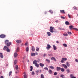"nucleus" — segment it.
I'll return each instance as SVG.
<instances>
[{
  "label": "nucleus",
  "instance_id": "f257e3e1",
  "mask_svg": "<svg viewBox=\"0 0 78 78\" xmlns=\"http://www.w3.org/2000/svg\"><path fill=\"white\" fill-rule=\"evenodd\" d=\"M3 50H6L7 52H10V50L9 49L8 47L6 46H4V48H3Z\"/></svg>",
  "mask_w": 78,
  "mask_h": 78
},
{
  "label": "nucleus",
  "instance_id": "f03ea898",
  "mask_svg": "<svg viewBox=\"0 0 78 78\" xmlns=\"http://www.w3.org/2000/svg\"><path fill=\"white\" fill-rule=\"evenodd\" d=\"M50 30H49V31L51 33H53L54 31L53 30L54 29V27H50Z\"/></svg>",
  "mask_w": 78,
  "mask_h": 78
},
{
  "label": "nucleus",
  "instance_id": "7ed1b4c3",
  "mask_svg": "<svg viewBox=\"0 0 78 78\" xmlns=\"http://www.w3.org/2000/svg\"><path fill=\"white\" fill-rule=\"evenodd\" d=\"M67 58H62V60L61 61V62L62 63H64V61H67Z\"/></svg>",
  "mask_w": 78,
  "mask_h": 78
},
{
  "label": "nucleus",
  "instance_id": "20e7f679",
  "mask_svg": "<svg viewBox=\"0 0 78 78\" xmlns=\"http://www.w3.org/2000/svg\"><path fill=\"white\" fill-rule=\"evenodd\" d=\"M51 48V46L49 44H47V46L46 47V48L47 50H50V48Z\"/></svg>",
  "mask_w": 78,
  "mask_h": 78
},
{
  "label": "nucleus",
  "instance_id": "39448f33",
  "mask_svg": "<svg viewBox=\"0 0 78 78\" xmlns=\"http://www.w3.org/2000/svg\"><path fill=\"white\" fill-rule=\"evenodd\" d=\"M6 35L5 34H1L0 35V37L1 38H2V39H3V38H5V37H6Z\"/></svg>",
  "mask_w": 78,
  "mask_h": 78
},
{
  "label": "nucleus",
  "instance_id": "423d86ee",
  "mask_svg": "<svg viewBox=\"0 0 78 78\" xmlns=\"http://www.w3.org/2000/svg\"><path fill=\"white\" fill-rule=\"evenodd\" d=\"M62 66H63L64 69H67V66L65 64H62Z\"/></svg>",
  "mask_w": 78,
  "mask_h": 78
},
{
  "label": "nucleus",
  "instance_id": "0eeeda50",
  "mask_svg": "<svg viewBox=\"0 0 78 78\" xmlns=\"http://www.w3.org/2000/svg\"><path fill=\"white\" fill-rule=\"evenodd\" d=\"M60 12L61 13H63V14H66V12H65V11H64V10H60Z\"/></svg>",
  "mask_w": 78,
  "mask_h": 78
},
{
  "label": "nucleus",
  "instance_id": "6e6552de",
  "mask_svg": "<svg viewBox=\"0 0 78 78\" xmlns=\"http://www.w3.org/2000/svg\"><path fill=\"white\" fill-rule=\"evenodd\" d=\"M56 69L57 71H59L61 69V68L57 67Z\"/></svg>",
  "mask_w": 78,
  "mask_h": 78
},
{
  "label": "nucleus",
  "instance_id": "1a4fd4ad",
  "mask_svg": "<svg viewBox=\"0 0 78 78\" xmlns=\"http://www.w3.org/2000/svg\"><path fill=\"white\" fill-rule=\"evenodd\" d=\"M11 42H8L7 44V47H9V46H10L11 45Z\"/></svg>",
  "mask_w": 78,
  "mask_h": 78
},
{
  "label": "nucleus",
  "instance_id": "9d476101",
  "mask_svg": "<svg viewBox=\"0 0 78 78\" xmlns=\"http://www.w3.org/2000/svg\"><path fill=\"white\" fill-rule=\"evenodd\" d=\"M5 44H6L7 45V44H8V42H9V40H6L5 41Z\"/></svg>",
  "mask_w": 78,
  "mask_h": 78
},
{
  "label": "nucleus",
  "instance_id": "9b49d317",
  "mask_svg": "<svg viewBox=\"0 0 78 78\" xmlns=\"http://www.w3.org/2000/svg\"><path fill=\"white\" fill-rule=\"evenodd\" d=\"M48 73L50 74H52V73H53V72H52V71H51V69L49 70Z\"/></svg>",
  "mask_w": 78,
  "mask_h": 78
},
{
  "label": "nucleus",
  "instance_id": "f8f14e48",
  "mask_svg": "<svg viewBox=\"0 0 78 78\" xmlns=\"http://www.w3.org/2000/svg\"><path fill=\"white\" fill-rule=\"evenodd\" d=\"M0 57L1 58H3V54L2 53H0Z\"/></svg>",
  "mask_w": 78,
  "mask_h": 78
},
{
  "label": "nucleus",
  "instance_id": "ddd939ff",
  "mask_svg": "<svg viewBox=\"0 0 78 78\" xmlns=\"http://www.w3.org/2000/svg\"><path fill=\"white\" fill-rule=\"evenodd\" d=\"M16 42L17 43H21L22 41H21V40H18L16 41Z\"/></svg>",
  "mask_w": 78,
  "mask_h": 78
},
{
  "label": "nucleus",
  "instance_id": "4468645a",
  "mask_svg": "<svg viewBox=\"0 0 78 78\" xmlns=\"http://www.w3.org/2000/svg\"><path fill=\"white\" fill-rule=\"evenodd\" d=\"M53 46L54 48V50H56V49H57V48H56V47L55 46V45H53Z\"/></svg>",
  "mask_w": 78,
  "mask_h": 78
},
{
  "label": "nucleus",
  "instance_id": "2eb2a0df",
  "mask_svg": "<svg viewBox=\"0 0 78 78\" xmlns=\"http://www.w3.org/2000/svg\"><path fill=\"white\" fill-rule=\"evenodd\" d=\"M39 65L40 66V67H44V64L42 63H40L39 64Z\"/></svg>",
  "mask_w": 78,
  "mask_h": 78
},
{
  "label": "nucleus",
  "instance_id": "dca6fc26",
  "mask_svg": "<svg viewBox=\"0 0 78 78\" xmlns=\"http://www.w3.org/2000/svg\"><path fill=\"white\" fill-rule=\"evenodd\" d=\"M37 63V61L34 60L33 61V64H34V65H35V64H36Z\"/></svg>",
  "mask_w": 78,
  "mask_h": 78
},
{
  "label": "nucleus",
  "instance_id": "f3484780",
  "mask_svg": "<svg viewBox=\"0 0 78 78\" xmlns=\"http://www.w3.org/2000/svg\"><path fill=\"white\" fill-rule=\"evenodd\" d=\"M31 50L32 51H35V48H34V46L32 47Z\"/></svg>",
  "mask_w": 78,
  "mask_h": 78
},
{
  "label": "nucleus",
  "instance_id": "a211bd4d",
  "mask_svg": "<svg viewBox=\"0 0 78 78\" xmlns=\"http://www.w3.org/2000/svg\"><path fill=\"white\" fill-rule=\"evenodd\" d=\"M17 55H18V54H17V53L15 52L14 54V57H17Z\"/></svg>",
  "mask_w": 78,
  "mask_h": 78
},
{
  "label": "nucleus",
  "instance_id": "6ab92c4d",
  "mask_svg": "<svg viewBox=\"0 0 78 78\" xmlns=\"http://www.w3.org/2000/svg\"><path fill=\"white\" fill-rule=\"evenodd\" d=\"M65 24L66 25H69V22L68 21H66L65 22Z\"/></svg>",
  "mask_w": 78,
  "mask_h": 78
},
{
  "label": "nucleus",
  "instance_id": "aec40b11",
  "mask_svg": "<svg viewBox=\"0 0 78 78\" xmlns=\"http://www.w3.org/2000/svg\"><path fill=\"white\" fill-rule=\"evenodd\" d=\"M51 60H52V59H54V60L55 61H56V59H55V57L51 58Z\"/></svg>",
  "mask_w": 78,
  "mask_h": 78
},
{
  "label": "nucleus",
  "instance_id": "412c9836",
  "mask_svg": "<svg viewBox=\"0 0 78 78\" xmlns=\"http://www.w3.org/2000/svg\"><path fill=\"white\" fill-rule=\"evenodd\" d=\"M66 66H67L68 67H69V66H70V64L69 63V62H66Z\"/></svg>",
  "mask_w": 78,
  "mask_h": 78
},
{
  "label": "nucleus",
  "instance_id": "4be33fe9",
  "mask_svg": "<svg viewBox=\"0 0 78 78\" xmlns=\"http://www.w3.org/2000/svg\"><path fill=\"white\" fill-rule=\"evenodd\" d=\"M47 34L48 36H51V33L50 32H48Z\"/></svg>",
  "mask_w": 78,
  "mask_h": 78
},
{
  "label": "nucleus",
  "instance_id": "5701e85b",
  "mask_svg": "<svg viewBox=\"0 0 78 78\" xmlns=\"http://www.w3.org/2000/svg\"><path fill=\"white\" fill-rule=\"evenodd\" d=\"M35 66L37 67H39V64H37V63H36L35 64Z\"/></svg>",
  "mask_w": 78,
  "mask_h": 78
},
{
  "label": "nucleus",
  "instance_id": "b1692460",
  "mask_svg": "<svg viewBox=\"0 0 78 78\" xmlns=\"http://www.w3.org/2000/svg\"><path fill=\"white\" fill-rule=\"evenodd\" d=\"M61 70V72H64L65 69H64L63 68H61V69H60Z\"/></svg>",
  "mask_w": 78,
  "mask_h": 78
},
{
  "label": "nucleus",
  "instance_id": "393cba45",
  "mask_svg": "<svg viewBox=\"0 0 78 78\" xmlns=\"http://www.w3.org/2000/svg\"><path fill=\"white\" fill-rule=\"evenodd\" d=\"M69 28H70V30H72L73 28V26H72V25L69 26Z\"/></svg>",
  "mask_w": 78,
  "mask_h": 78
},
{
  "label": "nucleus",
  "instance_id": "a878e982",
  "mask_svg": "<svg viewBox=\"0 0 78 78\" xmlns=\"http://www.w3.org/2000/svg\"><path fill=\"white\" fill-rule=\"evenodd\" d=\"M31 55L32 56H35L36 55L35 53H31Z\"/></svg>",
  "mask_w": 78,
  "mask_h": 78
},
{
  "label": "nucleus",
  "instance_id": "bb28decb",
  "mask_svg": "<svg viewBox=\"0 0 78 78\" xmlns=\"http://www.w3.org/2000/svg\"><path fill=\"white\" fill-rule=\"evenodd\" d=\"M49 67H50V69H55V67L52 66H49Z\"/></svg>",
  "mask_w": 78,
  "mask_h": 78
},
{
  "label": "nucleus",
  "instance_id": "cd10ccee",
  "mask_svg": "<svg viewBox=\"0 0 78 78\" xmlns=\"http://www.w3.org/2000/svg\"><path fill=\"white\" fill-rule=\"evenodd\" d=\"M15 69L16 70H18L19 69V68L18 67V66L16 65L15 66Z\"/></svg>",
  "mask_w": 78,
  "mask_h": 78
},
{
  "label": "nucleus",
  "instance_id": "c85d7f7f",
  "mask_svg": "<svg viewBox=\"0 0 78 78\" xmlns=\"http://www.w3.org/2000/svg\"><path fill=\"white\" fill-rule=\"evenodd\" d=\"M26 51H29V48L28 47H27L26 49Z\"/></svg>",
  "mask_w": 78,
  "mask_h": 78
},
{
  "label": "nucleus",
  "instance_id": "c756f323",
  "mask_svg": "<svg viewBox=\"0 0 78 78\" xmlns=\"http://www.w3.org/2000/svg\"><path fill=\"white\" fill-rule=\"evenodd\" d=\"M46 61H47L48 63H50V61L48 59H46Z\"/></svg>",
  "mask_w": 78,
  "mask_h": 78
},
{
  "label": "nucleus",
  "instance_id": "7c9ffc66",
  "mask_svg": "<svg viewBox=\"0 0 78 78\" xmlns=\"http://www.w3.org/2000/svg\"><path fill=\"white\" fill-rule=\"evenodd\" d=\"M61 77H62V78H65V76L63 75H62L60 76Z\"/></svg>",
  "mask_w": 78,
  "mask_h": 78
},
{
  "label": "nucleus",
  "instance_id": "2f4dec72",
  "mask_svg": "<svg viewBox=\"0 0 78 78\" xmlns=\"http://www.w3.org/2000/svg\"><path fill=\"white\" fill-rule=\"evenodd\" d=\"M63 45L65 47H67V44H63Z\"/></svg>",
  "mask_w": 78,
  "mask_h": 78
},
{
  "label": "nucleus",
  "instance_id": "473e14b6",
  "mask_svg": "<svg viewBox=\"0 0 78 78\" xmlns=\"http://www.w3.org/2000/svg\"><path fill=\"white\" fill-rule=\"evenodd\" d=\"M19 51V48L17 47L16 49V52H18Z\"/></svg>",
  "mask_w": 78,
  "mask_h": 78
},
{
  "label": "nucleus",
  "instance_id": "72a5a7b5",
  "mask_svg": "<svg viewBox=\"0 0 78 78\" xmlns=\"http://www.w3.org/2000/svg\"><path fill=\"white\" fill-rule=\"evenodd\" d=\"M67 33L68 34H69V35H70V34H72V33L71 32L68 31L67 32Z\"/></svg>",
  "mask_w": 78,
  "mask_h": 78
},
{
  "label": "nucleus",
  "instance_id": "f704fd0d",
  "mask_svg": "<svg viewBox=\"0 0 78 78\" xmlns=\"http://www.w3.org/2000/svg\"><path fill=\"white\" fill-rule=\"evenodd\" d=\"M66 72L67 73H70V70L69 69H67V70H66Z\"/></svg>",
  "mask_w": 78,
  "mask_h": 78
},
{
  "label": "nucleus",
  "instance_id": "c9c22d12",
  "mask_svg": "<svg viewBox=\"0 0 78 78\" xmlns=\"http://www.w3.org/2000/svg\"><path fill=\"white\" fill-rule=\"evenodd\" d=\"M12 73V71H10V72H9V76H11V73Z\"/></svg>",
  "mask_w": 78,
  "mask_h": 78
},
{
  "label": "nucleus",
  "instance_id": "e433bc0d",
  "mask_svg": "<svg viewBox=\"0 0 78 78\" xmlns=\"http://www.w3.org/2000/svg\"><path fill=\"white\" fill-rule=\"evenodd\" d=\"M32 70H33V66H30V71H32Z\"/></svg>",
  "mask_w": 78,
  "mask_h": 78
},
{
  "label": "nucleus",
  "instance_id": "4c0bfd02",
  "mask_svg": "<svg viewBox=\"0 0 78 78\" xmlns=\"http://www.w3.org/2000/svg\"><path fill=\"white\" fill-rule=\"evenodd\" d=\"M41 78H44V75H43V74H41Z\"/></svg>",
  "mask_w": 78,
  "mask_h": 78
},
{
  "label": "nucleus",
  "instance_id": "58836bf2",
  "mask_svg": "<svg viewBox=\"0 0 78 78\" xmlns=\"http://www.w3.org/2000/svg\"><path fill=\"white\" fill-rule=\"evenodd\" d=\"M36 50L37 51H39V48H37L36 49Z\"/></svg>",
  "mask_w": 78,
  "mask_h": 78
},
{
  "label": "nucleus",
  "instance_id": "ea45409f",
  "mask_svg": "<svg viewBox=\"0 0 78 78\" xmlns=\"http://www.w3.org/2000/svg\"><path fill=\"white\" fill-rule=\"evenodd\" d=\"M63 36H68V34H63Z\"/></svg>",
  "mask_w": 78,
  "mask_h": 78
},
{
  "label": "nucleus",
  "instance_id": "a19ab883",
  "mask_svg": "<svg viewBox=\"0 0 78 78\" xmlns=\"http://www.w3.org/2000/svg\"><path fill=\"white\" fill-rule=\"evenodd\" d=\"M72 29H73V30H75L76 31H78V29L76 28H73Z\"/></svg>",
  "mask_w": 78,
  "mask_h": 78
},
{
  "label": "nucleus",
  "instance_id": "79ce46f5",
  "mask_svg": "<svg viewBox=\"0 0 78 78\" xmlns=\"http://www.w3.org/2000/svg\"><path fill=\"white\" fill-rule=\"evenodd\" d=\"M24 78H27V75H26V74L24 75Z\"/></svg>",
  "mask_w": 78,
  "mask_h": 78
},
{
  "label": "nucleus",
  "instance_id": "37998d69",
  "mask_svg": "<svg viewBox=\"0 0 78 78\" xmlns=\"http://www.w3.org/2000/svg\"><path fill=\"white\" fill-rule=\"evenodd\" d=\"M16 63H17V60H15L14 61V64H16Z\"/></svg>",
  "mask_w": 78,
  "mask_h": 78
},
{
  "label": "nucleus",
  "instance_id": "c03bdc74",
  "mask_svg": "<svg viewBox=\"0 0 78 78\" xmlns=\"http://www.w3.org/2000/svg\"><path fill=\"white\" fill-rule=\"evenodd\" d=\"M44 69H45V70H48V68L47 67L44 68Z\"/></svg>",
  "mask_w": 78,
  "mask_h": 78
},
{
  "label": "nucleus",
  "instance_id": "a18cd8bd",
  "mask_svg": "<svg viewBox=\"0 0 78 78\" xmlns=\"http://www.w3.org/2000/svg\"><path fill=\"white\" fill-rule=\"evenodd\" d=\"M61 19H65V17L64 16H61Z\"/></svg>",
  "mask_w": 78,
  "mask_h": 78
},
{
  "label": "nucleus",
  "instance_id": "49530a36",
  "mask_svg": "<svg viewBox=\"0 0 78 78\" xmlns=\"http://www.w3.org/2000/svg\"><path fill=\"white\" fill-rule=\"evenodd\" d=\"M57 75V73L56 72H55L54 73V75Z\"/></svg>",
  "mask_w": 78,
  "mask_h": 78
},
{
  "label": "nucleus",
  "instance_id": "de8ad7c7",
  "mask_svg": "<svg viewBox=\"0 0 78 78\" xmlns=\"http://www.w3.org/2000/svg\"><path fill=\"white\" fill-rule=\"evenodd\" d=\"M68 16L69 18H70V19H71V16H70V15L69 14H68Z\"/></svg>",
  "mask_w": 78,
  "mask_h": 78
},
{
  "label": "nucleus",
  "instance_id": "09e8293b",
  "mask_svg": "<svg viewBox=\"0 0 78 78\" xmlns=\"http://www.w3.org/2000/svg\"><path fill=\"white\" fill-rule=\"evenodd\" d=\"M73 8L74 9H76V10L77 9V8L75 6Z\"/></svg>",
  "mask_w": 78,
  "mask_h": 78
},
{
  "label": "nucleus",
  "instance_id": "8fccbe9b",
  "mask_svg": "<svg viewBox=\"0 0 78 78\" xmlns=\"http://www.w3.org/2000/svg\"><path fill=\"white\" fill-rule=\"evenodd\" d=\"M34 71H33L32 72V75H34Z\"/></svg>",
  "mask_w": 78,
  "mask_h": 78
},
{
  "label": "nucleus",
  "instance_id": "3c124183",
  "mask_svg": "<svg viewBox=\"0 0 78 78\" xmlns=\"http://www.w3.org/2000/svg\"><path fill=\"white\" fill-rule=\"evenodd\" d=\"M52 55H53L52 54H48V55L49 56H52Z\"/></svg>",
  "mask_w": 78,
  "mask_h": 78
},
{
  "label": "nucleus",
  "instance_id": "603ef678",
  "mask_svg": "<svg viewBox=\"0 0 78 78\" xmlns=\"http://www.w3.org/2000/svg\"><path fill=\"white\" fill-rule=\"evenodd\" d=\"M70 76H71V78H73L74 76H73V74H71Z\"/></svg>",
  "mask_w": 78,
  "mask_h": 78
},
{
  "label": "nucleus",
  "instance_id": "864d4df0",
  "mask_svg": "<svg viewBox=\"0 0 78 78\" xmlns=\"http://www.w3.org/2000/svg\"><path fill=\"white\" fill-rule=\"evenodd\" d=\"M58 29H59L60 30H64L62 28H61L60 27H59L58 28Z\"/></svg>",
  "mask_w": 78,
  "mask_h": 78
},
{
  "label": "nucleus",
  "instance_id": "5fc2aeb1",
  "mask_svg": "<svg viewBox=\"0 0 78 78\" xmlns=\"http://www.w3.org/2000/svg\"><path fill=\"white\" fill-rule=\"evenodd\" d=\"M76 62H78V60L77 59H76L75 60Z\"/></svg>",
  "mask_w": 78,
  "mask_h": 78
},
{
  "label": "nucleus",
  "instance_id": "6e6d98bb",
  "mask_svg": "<svg viewBox=\"0 0 78 78\" xmlns=\"http://www.w3.org/2000/svg\"><path fill=\"white\" fill-rule=\"evenodd\" d=\"M55 22L56 23H58V20H57L55 21Z\"/></svg>",
  "mask_w": 78,
  "mask_h": 78
},
{
  "label": "nucleus",
  "instance_id": "4d7b16f0",
  "mask_svg": "<svg viewBox=\"0 0 78 78\" xmlns=\"http://www.w3.org/2000/svg\"><path fill=\"white\" fill-rule=\"evenodd\" d=\"M36 73H38V72H39V70H37L36 71Z\"/></svg>",
  "mask_w": 78,
  "mask_h": 78
},
{
  "label": "nucleus",
  "instance_id": "13d9d810",
  "mask_svg": "<svg viewBox=\"0 0 78 78\" xmlns=\"http://www.w3.org/2000/svg\"><path fill=\"white\" fill-rule=\"evenodd\" d=\"M46 55L45 54H44L43 55L44 57H45V56H46Z\"/></svg>",
  "mask_w": 78,
  "mask_h": 78
},
{
  "label": "nucleus",
  "instance_id": "bf43d9fd",
  "mask_svg": "<svg viewBox=\"0 0 78 78\" xmlns=\"http://www.w3.org/2000/svg\"><path fill=\"white\" fill-rule=\"evenodd\" d=\"M27 44H28V42H26L25 43V45H27Z\"/></svg>",
  "mask_w": 78,
  "mask_h": 78
},
{
  "label": "nucleus",
  "instance_id": "052dcab7",
  "mask_svg": "<svg viewBox=\"0 0 78 78\" xmlns=\"http://www.w3.org/2000/svg\"><path fill=\"white\" fill-rule=\"evenodd\" d=\"M35 55H38V53H37L36 52L35 53Z\"/></svg>",
  "mask_w": 78,
  "mask_h": 78
},
{
  "label": "nucleus",
  "instance_id": "680f3d73",
  "mask_svg": "<svg viewBox=\"0 0 78 78\" xmlns=\"http://www.w3.org/2000/svg\"><path fill=\"white\" fill-rule=\"evenodd\" d=\"M47 12H44V14H47Z\"/></svg>",
  "mask_w": 78,
  "mask_h": 78
},
{
  "label": "nucleus",
  "instance_id": "e2e57ef3",
  "mask_svg": "<svg viewBox=\"0 0 78 78\" xmlns=\"http://www.w3.org/2000/svg\"><path fill=\"white\" fill-rule=\"evenodd\" d=\"M56 43H57L58 44L59 43V41H57Z\"/></svg>",
  "mask_w": 78,
  "mask_h": 78
},
{
  "label": "nucleus",
  "instance_id": "0e129e2a",
  "mask_svg": "<svg viewBox=\"0 0 78 78\" xmlns=\"http://www.w3.org/2000/svg\"><path fill=\"white\" fill-rule=\"evenodd\" d=\"M1 78H4L3 77V76H1Z\"/></svg>",
  "mask_w": 78,
  "mask_h": 78
},
{
  "label": "nucleus",
  "instance_id": "69168bd1",
  "mask_svg": "<svg viewBox=\"0 0 78 78\" xmlns=\"http://www.w3.org/2000/svg\"><path fill=\"white\" fill-rule=\"evenodd\" d=\"M53 12H52V10H51V14H52V13H53Z\"/></svg>",
  "mask_w": 78,
  "mask_h": 78
},
{
  "label": "nucleus",
  "instance_id": "338daca9",
  "mask_svg": "<svg viewBox=\"0 0 78 78\" xmlns=\"http://www.w3.org/2000/svg\"><path fill=\"white\" fill-rule=\"evenodd\" d=\"M51 10H49V12H51Z\"/></svg>",
  "mask_w": 78,
  "mask_h": 78
},
{
  "label": "nucleus",
  "instance_id": "774afa93",
  "mask_svg": "<svg viewBox=\"0 0 78 78\" xmlns=\"http://www.w3.org/2000/svg\"><path fill=\"white\" fill-rule=\"evenodd\" d=\"M73 78H76V77H74V76H73Z\"/></svg>",
  "mask_w": 78,
  "mask_h": 78
}]
</instances>
